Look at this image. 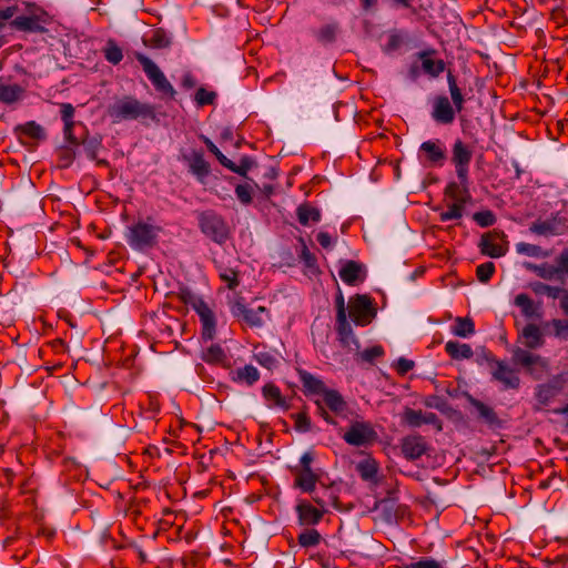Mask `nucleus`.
Masks as SVG:
<instances>
[{"label": "nucleus", "instance_id": "f03ea898", "mask_svg": "<svg viewBox=\"0 0 568 568\" xmlns=\"http://www.w3.org/2000/svg\"><path fill=\"white\" fill-rule=\"evenodd\" d=\"M161 232L162 227L148 217L130 225L125 233V240L133 250L143 251L156 245Z\"/></svg>", "mask_w": 568, "mask_h": 568}, {"label": "nucleus", "instance_id": "bb28decb", "mask_svg": "<svg viewBox=\"0 0 568 568\" xmlns=\"http://www.w3.org/2000/svg\"><path fill=\"white\" fill-rule=\"evenodd\" d=\"M341 280L347 285H355L365 278L363 266L355 261H347L338 272Z\"/></svg>", "mask_w": 568, "mask_h": 568}, {"label": "nucleus", "instance_id": "4be33fe9", "mask_svg": "<svg viewBox=\"0 0 568 568\" xmlns=\"http://www.w3.org/2000/svg\"><path fill=\"white\" fill-rule=\"evenodd\" d=\"M565 381L557 376L546 384L538 385L536 387L537 402L542 406H547L562 390Z\"/></svg>", "mask_w": 568, "mask_h": 568}, {"label": "nucleus", "instance_id": "e433bc0d", "mask_svg": "<svg viewBox=\"0 0 568 568\" xmlns=\"http://www.w3.org/2000/svg\"><path fill=\"white\" fill-rule=\"evenodd\" d=\"M202 359L207 364L224 365L227 362V355L220 344H211L202 352Z\"/></svg>", "mask_w": 568, "mask_h": 568}, {"label": "nucleus", "instance_id": "8fccbe9b", "mask_svg": "<svg viewBox=\"0 0 568 568\" xmlns=\"http://www.w3.org/2000/svg\"><path fill=\"white\" fill-rule=\"evenodd\" d=\"M465 204L449 202L447 204V210L443 211L439 214L440 222H447L450 220H459L463 217L465 212Z\"/></svg>", "mask_w": 568, "mask_h": 568}, {"label": "nucleus", "instance_id": "423d86ee", "mask_svg": "<svg viewBox=\"0 0 568 568\" xmlns=\"http://www.w3.org/2000/svg\"><path fill=\"white\" fill-rule=\"evenodd\" d=\"M349 318L358 326L368 325L376 316V308L372 297L364 294H356L348 301Z\"/></svg>", "mask_w": 568, "mask_h": 568}, {"label": "nucleus", "instance_id": "3c124183", "mask_svg": "<svg viewBox=\"0 0 568 568\" xmlns=\"http://www.w3.org/2000/svg\"><path fill=\"white\" fill-rule=\"evenodd\" d=\"M294 420V427L298 433H307L312 429L311 418L306 412H300L291 415Z\"/></svg>", "mask_w": 568, "mask_h": 568}, {"label": "nucleus", "instance_id": "6ab92c4d", "mask_svg": "<svg viewBox=\"0 0 568 568\" xmlns=\"http://www.w3.org/2000/svg\"><path fill=\"white\" fill-rule=\"evenodd\" d=\"M518 341L525 346V349H538L545 344L542 331L535 323H528L521 328L518 333Z\"/></svg>", "mask_w": 568, "mask_h": 568}, {"label": "nucleus", "instance_id": "ea45409f", "mask_svg": "<svg viewBox=\"0 0 568 568\" xmlns=\"http://www.w3.org/2000/svg\"><path fill=\"white\" fill-rule=\"evenodd\" d=\"M450 331L457 337H470L475 334L474 321L470 317H456Z\"/></svg>", "mask_w": 568, "mask_h": 568}, {"label": "nucleus", "instance_id": "9b49d317", "mask_svg": "<svg viewBox=\"0 0 568 568\" xmlns=\"http://www.w3.org/2000/svg\"><path fill=\"white\" fill-rule=\"evenodd\" d=\"M488 363L494 364L495 367L491 372L493 379L499 382L506 389H517L520 385L518 374L510 368L504 361H497L488 353L486 354Z\"/></svg>", "mask_w": 568, "mask_h": 568}, {"label": "nucleus", "instance_id": "37998d69", "mask_svg": "<svg viewBox=\"0 0 568 568\" xmlns=\"http://www.w3.org/2000/svg\"><path fill=\"white\" fill-rule=\"evenodd\" d=\"M103 54L109 63L119 64L123 59V51L113 39H109L103 48Z\"/></svg>", "mask_w": 568, "mask_h": 568}, {"label": "nucleus", "instance_id": "338daca9", "mask_svg": "<svg viewBox=\"0 0 568 568\" xmlns=\"http://www.w3.org/2000/svg\"><path fill=\"white\" fill-rule=\"evenodd\" d=\"M403 42H404V39L398 32H392L388 36V40H387V43H386L384 50H385V52L395 51L402 47Z\"/></svg>", "mask_w": 568, "mask_h": 568}, {"label": "nucleus", "instance_id": "de8ad7c7", "mask_svg": "<svg viewBox=\"0 0 568 568\" xmlns=\"http://www.w3.org/2000/svg\"><path fill=\"white\" fill-rule=\"evenodd\" d=\"M222 165L229 169L230 171L245 178L247 172L253 166V161L248 156H243L240 160V163L235 164L233 161L226 158Z\"/></svg>", "mask_w": 568, "mask_h": 568}, {"label": "nucleus", "instance_id": "5fc2aeb1", "mask_svg": "<svg viewBox=\"0 0 568 568\" xmlns=\"http://www.w3.org/2000/svg\"><path fill=\"white\" fill-rule=\"evenodd\" d=\"M555 229V224L549 221H536L529 227L531 233L545 236L554 235L556 233Z\"/></svg>", "mask_w": 568, "mask_h": 568}, {"label": "nucleus", "instance_id": "f704fd0d", "mask_svg": "<svg viewBox=\"0 0 568 568\" xmlns=\"http://www.w3.org/2000/svg\"><path fill=\"white\" fill-rule=\"evenodd\" d=\"M445 351L455 361L469 359L473 357L474 352L468 344H463L456 341H448L445 344Z\"/></svg>", "mask_w": 568, "mask_h": 568}, {"label": "nucleus", "instance_id": "680f3d73", "mask_svg": "<svg viewBox=\"0 0 568 568\" xmlns=\"http://www.w3.org/2000/svg\"><path fill=\"white\" fill-rule=\"evenodd\" d=\"M83 146L87 156L91 160H97L98 151L101 148V140L95 138L85 140L83 141Z\"/></svg>", "mask_w": 568, "mask_h": 568}, {"label": "nucleus", "instance_id": "603ef678", "mask_svg": "<svg viewBox=\"0 0 568 568\" xmlns=\"http://www.w3.org/2000/svg\"><path fill=\"white\" fill-rule=\"evenodd\" d=\"M384 355V349L381 345H375L369 348L364 349L363 352H357V359L366 363H374V361Z\"/></svg>", "mask_w": 568, "mask_h": 568}, {"label": "nucleus", "instance_id": "49530a36", "mask_svg": "<svg viewBox=\"0 0 568 568\" xmlns=\"http://www.w3.org/2000/svg\"><path fill=\"white\" fill-rule=\"evenodd\" d=\"M321 540V534L314 528L305 529L297 537L298 545L304 548L315 547Z\"/></svg>", "mask_w": 568, "mask_h": 568}, {"label": "nucleus", "instance_id": "4468645a", "mask_svg": "<svg viewBox=\"0 0 568 568\" xmlns=\"http://www.w3.org/2000/svg\"><path fill=\"white\" fill-rule=\"evenodd\" d=\"M429 445L424 436L410 434L402 438L400 450L407 460H416L427 454Z\"/></svg>", "mask_w": 568, "mask_h": 568}, {"label": "nucleus", "instance_id": "72a5a7b5", "mask_svg": "<svg viewBox=\"0 0 568 568\" xmlns=\"http://www.w3.org/2000/svg\"><path fill=\"white\" fill-rule=\"evenodd\" d=\"M16 133L21 140L22 138H29L33 141H40L45 139L44 129L34 121H30L26 124L18 125L16 128Z\"/></svg>", "mask_w": 568, "mask_h": 568}, {"label": "nucleus", "instance_id": "412c9836", "mask_svg": "<svg viewBox=\"0 0 568 568\" xmlns=\"http://www.w3.org/2000/svg\"><path fill=\"white\" fill-rule=\"evenodd\" d=\"M195 312L199 315L202 324V339L205 342L212 341L216 333V320L213 311L205 302L204 304H200L199 310Z\"/></svg>", "mask_w": 568, "mask_h": 568}, {"label": "nucleus", "instance_id": "7ed1b4c3", "mask_svg": "<svg viewBox=\"0 0 568 568\" xmlns=\"http://www.w3.org/2000/svg\"><path fill=\"white\" fill-rule=\"evenodd\" d=\"M50 22L49 14L34 3L23 2V11L10 21V27L18 31L31 33H44Z\"/></svg>", "mask_w": 568, "mask_h": 568}, {"label": "nucleus", "instance_id": "f3484780", "mask_svg": "<svg viewBox=\"0 0 568 568\" xmlns=\"http://www.w3.org/2000/svg\"><path fill=\"white\" fill-rule=\"evenodd\" d=\"M445 196L455 203L467 204L471 201L469 191V175L458 178V182H449L444 191Z\"/></svg>", "mask_w": 568, "mask_h": 568}, {"label": "nucleus", "instance_id": "a211bd4d", "mask_svg": "<svg viewBox=\"0 0 568 568\" xmlns=\"http://www.w3.org/2000/svg\"><path fill=\"white\" fill-rule=\"evenodd\" d=\"M456 110L449 99L445 95H438L434 99L432 118L439 124H452L455 121Z\"/></svg>", "mask_w": 568, "mask_h": 568}, {"label": "nucleus", "instance_id": "13d9d810", "mask_svg": "<svg viewBox=\"0 0 568 568\" xmlns=\"http://www.w3.org/2000/svg\"><path fill=\"white\" fill-rule=\"evenodd\" d=\"M403 568H444V565L434 558H420L403 566Z\"/></svg>", "mask_w": 568, "mask_h": 568}, {"label": "nucleus", "instance_id": "6e6d98bb", "mask_svg": "<svg viewBox=\"0 0 568 568\" xmlns=\"http://www.w3.org/2000/svg\"><path fill=\"white\" fill-rule=\"evenodd\" d=\"M473 220L481 227H488L495 224L496 216L490 210L476 212L473 215Z\"/></svg>", "mask_w": 568, "mask_h": 568}, {"label": "nucleus", "instance_id": "cd10ccee", "mask_svg": "<svg viewBox=\"0 0 568 568\" xmlns=\"http://www.w3.org/2000/svg\"><path fill=\"white\" fill-rule=\"evenodd\" d=\"M215 267L219 271L221 281L226 284L229 290L233 291L240 285V271L237 266L227 265L222 261H215Z\"/></svg>", "mask_w": 568, "mask_h": 568}, {"label": "nucleus", "instance_id": "c03bdc74", "mask_svg": "<svg viewBox=\"0 0 568 568\" xmlns=\"http://www.w3.org/2000/svg\"><path fill=\"white\" fill-rule=\"evenodd\" d=\"M528 287L536 295H547L548 297H551L554 300L558 298L562 292V288L557 287V286H551V285L545 284L542 282H530L528 284Z\"/></svg>", "mask_w": 568, "mask_h": 568}, {"label": "nucleus", "instance_id": "b1692460", "mask_svg": "<svg viewBox=\"0 0 568 568\" xmlns=\"http://www.w3.org/2000/svg\"><path fill=\"white\" fill-rule=\"evenodd\" d=\"M436 53L434 49L418 52V59L422 61L423 71L432 78L439 77L445 70V62L442 59L434 60L432 57Z\"/></svg>", "mask_w": 568, "mask_h": 568}, {"label": "nucleus", "instance_id": "0e129e2a", "mask_svg": "<svg viewBox=\"0 0 568 568\" xmlns=\"http://www.w3.org/2000/svg\"><path fill=\"white\" fill-rule=\"evenodd\" d=\"M555 329V336L561 339L568 338V320H552L550 322Z\"/></svg>", "mask_w": 568, "mask_h": 568}, {"label": "nucleus", "instance_id": "864d4df0", "mask_svg": "<svg viewBox=\"0 0 568 568\" xmlns=\"http://www.w3.org/2000/svg\"><path fill=\"white\" fill-rule=\"evenodd\" d=\"M179 297L185 305L191 306L194 311L199 310L200 304L205 303V301L202 297L197 296L187 288L181 290L179 293Z\"/></svg>", "mask_w": 568, "mask_h": 568}, {"label": "nucleus", "instance_id": "1a4fd4ad", "mask_svg": "<svg viewBox=\"0 0 568 568\" xmlns=\"http://www.w3.org/2000/svg\"><path fill=\"white\" fill-rule=\"evenodd\" d=\"M513 362L514 364L526 368V371L536 379L540 378L548 369V362L546 358L521 347H516L513 351Z\"/></svg>", "mask_w": 568, "mask_h": 568}, {"label": "nucleus", "instance_id": "aec40b11", "mask_svg": "<svg viewBox=\"0 0 568 568\" xmlns=\"http://www.w3.org/2000/svg\"><path fill=\"white\" fill-rule=\"evenodd\" d=\"M514 305L520 308L521 315L527 320H540L542 317L541 302H535L526 293L517 294L514 298Z\"/></svg>", "mask_w": 568, "mask_h": 568}, {"label": "nucleus", "instance_id": "39448f33", "mask_svg": "<svg viewBox=\"0 0 568 568\" xmlns=\"http://www.w3.org/2000/svg\"><path fill=\"white\" fill-rule=\"evenodd\" d=\"M201 232L217 244H224L230 237V227L224 217L213 210L197 213Z\"/></svg>", "mask_w": 568, "mask_h": 568}, {"label": "nucleus", "instance_id": "ddd939ff", "mask_svg": "<svg viewBox=\"0 0 568 568\" xmlns=\"http://www.w3.org/2000/svg\"><path fill=\"white\" fill-rule=\"evenodd\" d=\"M403 423L409 427L417 428L422 425H433L438 432L443 429V423L435 413L423 412L406 407L402 415Z\"/></svg>", "mask_w": 568, "mask_h": 568}, {"label": "nucleus", "instance_id": "69168bd1", "mask_svg": "<svg viewBox=\"0 0 568 568\" xmlns=\"http://www.w3.org/2000/svg\"><path fill=\"white\" fill-rule=\"evenodd\" d=\"M537 276H539L542 280L550 281L555 277H558L559 274H558V270L556 266L550 265L548 263H542L539 266Z\"/></svg>", "mask_w": 568, "mask_h": 568}, {"label": "nucleus", "instance_id": "2f4dec72", "mask_svg": "<svg viewBox=\"0 0 568 568\" xmlns=\"http://www.w3.org/2000/svg\"><path fill=\"white\" fill-rule=\"evenodd\" d=\"M470 404L478 412L479 417L491 428H498L501 425L500 419L498 418L496 412L493 407L486 405L485 403L471 398Z\"/></svg>", "mask_w": 568, "mask_h": 568}, {"label": "nucleus", "instance_id": "c9c22d12", "mask_svg": "<svg viewBox=\"0 0 568 568\" xmlns=\"http://www.w3.org/2000/svg\"><path fill=\"white\" fill-rule=\"evenodd\" d=\"M296 216L298 222L306 226L311 222L317 223L321 220V211L310 203H302L296 209Z\"/></svg>", "mask_w": 568, "mask_h": 568}, {"label": "nucleus", "instance_id": "774afa93", "mask_svg": "<svg viewBox=\"0 0 568 568\" xmlns=\"http://www.w3.org/2000/svg\"><path fill=\"white\" fill-rule=\"evenodd\" d=\"M558 274L568 276V248H565L557 258Z\"/></svg>", "mask_w": 568, "mask_h": 568}, {"label": "nucleus", "instance_id": "052dcab7", "mask_svg": "<svg viewBox=\"0 0 568 568\" xmlns=\"http://www.w3.org/2000/svg\"><path fill=\"white\" fill-rule=\"evenodd\" d=\"M254 357L260 365L266 367L267 369H272L277 364L275 356L268 352H258L254 355Z\"/></svg>", "mask_w": 568, "mask_h": 568}, {"label": "nucleus", "instance_id": "e2e57ef3", "mask_svg": "<svg viewBox=\"0 0 568 568\" xmlns=\"http://www.w3.org/2000/svg\"><path fill=\"white\" fill-rule=\"evenodd\" d=\"M215 93L212 91H207L204 88H200L195 93V101L199 105H209L214 102Z\"/></svg>", "mask_w": 568, "mask_h": 568}, {"label": "nucleus", "instance_id": "7c9ffc66", "mask_svg": "<svg viewBox=\"0 0 568 568\" xmlns=\"http://www.w3.org/2000/svg\"><path fill=\"white\" fill-rule=\"evenodd\" d=\"M143 43L151 49H166L171 45L170 34L162 28H155L143 38Z\"/></svg>", "mask_w": 568, "mask_h": 568}, {"label": "nucleus", "instance_id": "bf43d9fd", "mask_svg": "<svg viewBox=\"0 0 568 568\" xmlns=\"http://www.w3.org/2000/svg\"><path fill=\"white\" fill-rule=\"evenodd\" d=\"M235 194H236V197L237 200L244 204V205H248L252 203V200H253V190L251 187V185L248 184H239L236 185L235 187Z\"/></svg>", "mask_w": 568, "mask_h": 568}, {"label": "nucleus", "instance_id": "9d476101", "mask_svg": "<svg viewBox=\"0 0 568 568\" xmlns=\"http://www.w3.org/2000/svg\"><path fill=\"white\" fill-rule=\"evenodd\" d=\"M479 250L483 255L491 258L504 256L508 251V242L503 231L494 230L481 235Z\"/></svg>", "mask_w": 568, "mask_h": 568}, {"label": "nucleus", "instance_id": "c85d7f7f", "mask_svg": "<svg viewBox=\"0 0 568 568\" xmlns=\"http://www.w3.org/2000/svg\"><path fill=\"white\" fill-rule=\"evenodd\" d=\"M298 377L305 394L323 395L327 389L322 379L317 378L307 371L300 369Z\"/></svg>", "mask_w": 568, "mask_h": 568}, {"label": "nucleus", "instance_id": "473e14b6", "mask_svg": "<svg viewBox=\"0 0 568 568\" xmlns=\"http://www.w3.org/2000/svg\"><path fill=\"white\" fill-rule=\"evenodd\" d=\"M336 332L338 334L339 342L344 347L352 349V345H354L355 349L358 351L359 342L355 336L348 320L344 322H336Z\"/></svg>", "mask_w": 568, "mask_h": 568}, {"label": "nucleus", "instance_id": "4d7b16f0", "mask_svg": "<svg viewBox=\"0 0 568 568\" xmlns=\"http://www.w3.org/2000/svg\"><path fill=\"white\" fill-rule=\"evenodd\" d=\"M495 273V264L493 262H486L479 264L476 268V276L479 282L487 283Z\"/></svg>", "mask_w": 568, "mask_h": 568}, {"label": "nucleus", "instance_id": "f257e3e1", "mask_svg": "<svg viewBox=\"0 0 568 568\" xmlns=\"http://www.w3.org/2000/svg\"><path fill=\"white\" fill-rule=\"evenodd\" d=\"M328 493V500L314 494L312 496L316 506L312 505L308 500L300 499L295 506L297 521L300 526L313 527L316 526L327 513V506L339 509V498L332 489H326Z\"/></svg>", "mask_w": 568, "mask_h": 568}, {"label": "nucleus", "instance_id": "6e6552de", "mask_svg": "<svg viewBox=\"0 0 568 568\" xmlns=\"http://www.w3.org/2000/svg\"><path fill=\"white\" fill-rule=\"evenodd\" d=\"M342 438L348 445L361 447L374 443L377 439V433L371 423L356 418L351 419L349 428Z\"/></svg>", "mask_w": 568, "mask_h": 568}, {"label": "nucleus", "instance_id": "a19ab883", "mask_svg": "<svg viewBox=\"0 0 568 568\" xmlns=\"http://www.w3.org/2000/svg\"><path fill=\"white\" fill-rule=\"evenodd\" d=\"M447 82H448L452 101L454 104L453 106L456 110V112L459 113L464 109L465 99L462 93V90L457 85L456 78L452 74V72H448Z\"/></svg>", "mask_w": 568, "mask_h": 568}, {"label": "nucleus", "instance_id": "393cba45", "mask_svg": "<svg viewBox=\"0 0 568 568\" xmlns=\"http://www.w3.org/2000/svg\"><path fill=\"white\" fill-rule=\"evenodd\" d=\"M325 405L337 416L343 418H347V414L349 413V408L343 396L339 392L335 389H326V392L322 395Z\"/></svg>", "mask_w": 568, "mask_h": 568}, {"label": "nucleus", "instance_id": "0eeeda50", "mask_svg": "<svg viewBox=\"0 0 568 568\" xmlns=\"http://www.w3.org/2000/svg\"><path fill=\"white\" fill-rule=\"evenodd\" d=\"M135 58L142 65L144 73L146 74L148 79L151 81L155 90L173 99L175 95V90L173 85L169 82L164 73L161 71V69L149 57L144 55L143 53H136Z\"/></svg>", "mask_w": 568, "mask_h": 568}, {"label": "nucleus", "instance_id": "dca6fc26", "mask_svg": "<svg viewBox=\"0 0 568 568\" xmlns=\"http://www.w3.org/2000/svg\"><path fill=\"white\" fill-rule=\"evenodd\" d=\"M182 160L187 163L190 173H192L199 182L203 183L210 175L211 166L204 159L202 151L193 150L189 154H183Z\"/></svg>", "mask_w": 568, "mask_h": 568}, {"label": "nucleus", "instance_id": "4c0bfd02", "mask_svg": "<svg viewBox=\"0 0 568 568\" xmlns=\"http://www.w3.org/2000/svg\"><path fill=\"white\" fill-rule=\"evenodd\" d=\"M339 32V26L337 22H331L322 26L320 29L313 31V36L316 41L322 44H329L336 40L337 33Z\"/></svg>", "mask_w": 568, "mask_h": 568}, {"label": "nucleus", "instance_id": "c756f323", "mask_svg": "<svg viewBox=\"0 0 568 568\" xmlns=\"http://www.w3.org/2000/svg\"><path fill=\"white\" fill-rule=\"evenodd\" d=\"M262 394L270 406L280 407L283 410H287L290 408L286 398L282 395L280 387L275 384H265L262 388Z\"/></svg>", "mask_w": 568, "mask_h": 568}, {"label": "nucleus", "instance_id": "5701e85b", "mask_svg": "<svg viewBox=\"0 0 568 568\" xmlns=\"http://www.w3.org/2000/svg\"><path fill=\"white\" fill-rule=\"evenodd\" d=\"M419 150L432 164L442 165L446 159L445 148L440 140L425 141L420 144Z\"/></svg>", "mask_w": 568, "mask_h": 568}, {"label": "nucleus", "instance_id": "a18cd8bd", "mask_svg": "<svg viewBox=\"0 0 568 568\" xmlns=\"http://www.w3.org/2000/svg\"><path fill=\"white\" fill-rule=\"evenodd\" d=\"M235 374V381L244 382L250 386L255 384L260 378V373L257 368L253 365H245L242 368H237Z\"/></svg>", "mask_w": 568, "mask_h": 568}, {"label": "nucleus", "instance_id": "58836bf2", "mask_svg": "<svg viewBox=\"0 0 568 568\" xmlns=\"http://www.w3.org/2000/svg\"><path fill=\"white\" fill-rule=\"evenodd\" d=\"M356 470L365 481H376L378 464L374 458L367 457L356 465Z\"/></svg>", "mask_w": 568, "mask_h": 568}, {"label": "nucleus", "instance_id": "20e7f679", "mask_svg": "<svg viewBox=\"0 0 568 568\" xmlns=\"http://www.w3.org/2000/svg\"><path fill=\"white\" fill-rule=\"evenodd\" d=\"M108 114L113 122H120L139 118H152L154 112L151 105L141 103L133 97H123L109 106Z\"/></svg>", "mask_w": 568, "mask_h": 568}, {"label": "nucleus", "instance_id": "a878e982", "mask_svg": "<svg viewBox=\"0 0 568 568\" xmlns=\"http://www.w3.org/2000/svg\"><path fill=\"white\" fill-rule=\"evenodd\" d=\"M318 478L313 469H294V486L304 493L313 494Z\"/></svg>", "mask_w": 568, "mask_h": 568}, {"label": "nucleus", "instance_id": "09e8293b", "mask_svg": "<svg viewBox=\"0 0 568 568\" xmlns=\"http://www.w3.org/2000/svg\"><path fill=\"white\" fill-rule=\"evenodd\" d=\"M24 95V89L18 84L2 85V103L12 104Z\"/></svg>", "mask_w": 568, "mask_h": 568}, {"label": "nucleus", "instance_id": "79ce46f5", "mask_svg": "<svg viewBox=\"0 0 568 568\" xmlns=\"http://www.w3.org/2000/svg\"><path fill=\"white\" fill-rule=\"evenodd\" d=\"M516 252L520 255H526L536 258H546L550 255V253L544 250L541 246L526 242L517 243Z\"/></svg>", "mask_w": 568, "mask_h": 568}, {"label": "nucleus", "instance_id": "2eb2a0df", "mask_svg": "<svg viewBox=\"0 0 568 568\" xmlns=\"http://www.w3.org/2000/svg\"><path fill=\"white\" fill-rule=\"evenodd\" d=\"M233 316L242 318L247 325L252 327H260L263 325L261 313L265 312L264 306L257 310L247 308L242 297L235 298L230 305Z\"/></svg>", "mask_w": 568, "mask_h": 568}, {"label": "nucleus", "instance_id": "f8f14e48", "mask_svg": "<svg viewBox=\"0 0 568 568\" xmlns=\"http://www.w3.org/2000/svg\"><path fill=\"white\" fill-rule=\"evenodd\" d=\"M473 159V150L460 139L452 145L450 161L455 166L457 178L469 175V165Z\"/></svg>", "mask_w": 568, "mask_h": 568}]
</instances>
